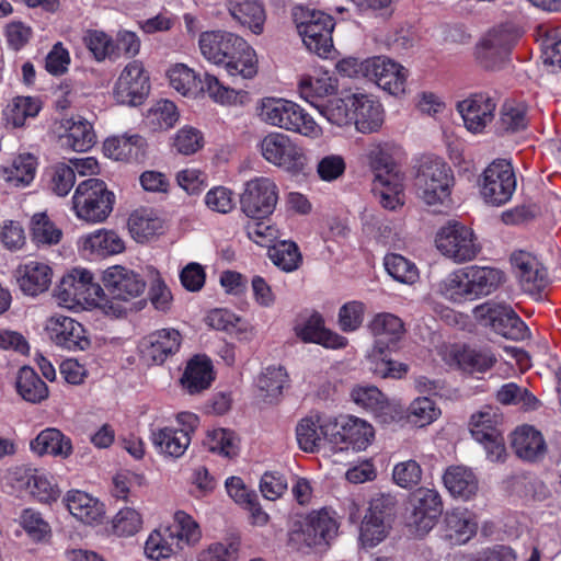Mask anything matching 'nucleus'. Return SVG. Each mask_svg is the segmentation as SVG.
Segmentation results:
<instances>
[{"mask_svg":"<svg viewBox=\"0 0 561 561\" xmlns=\"http://www.w3.org/2000/svg\"><path fill=\"white\" fill-rule=\"evenodd\" d=\"M319 113L339 127L354 125L360 134L378 133L385 123V108L381 102L367 93H348L328 101L319 107Z\"/></svg>","mask_w":561,"mask_h":561,"instance_id":"f257e3e1","label":"nucleus"},{"mask_svg":"<svg viewBox=\"0 0 561 561\" xmlns=\"http://www.w3.org/2000/svg\"><path fill=\"white\" fill-rule=\"evenodd\" d=\"M254 115L266 126L298 134L311 140L323 136V128L300 104L280 96H263L255 102Z\"/></svg>","mask_w":561,"mask_h":561,"instance_id":"f03ea898","label":"nucleus"},{"mask_svg":"<svg viewBox=\"0 0 561 561\" xmlns=\"http://www.w3.org/2000/svg\"><path fill=\"white\" fill-rule=\"evenodd\" d=\"M55 297L58 305L67 309L99 307L105 314L116 318L125 312L124 307L104 298L103 288L94 280L93 273L83 267H75L62 276Z\"/></svg>","mask_w":561,"mask_h":561,"instance_id":"7ed1b4c3","label":"nucleus"},{"mask_svg":"<svg viewBox=\"0 0 561 561\" xmlns=\"http://www.w3.org/2000/svg\"><path fill=\"white\" fill-rule=\"evenodd\" d=\"M369 327L376 339L367 355L369 370L381 378L404 377L409 370L408 365L389 357V351L404 334L402 320L392 313L383 312L375 316Z\"/></svg>","mask_w":561,"mask_h":561,"instance_id":"20e7f679","label":"nucleus"},{"mask_svg":"<svg viewBox=\"0 0 561 561\" xmlns=\"http://www.w3.org/2000/svg\"><path fill=\"white\" fill-rule=\"evenodd\" d=\"M169 85L185 98L197 99L204 93L221 105H236L241 102L243 91L224 85L217 77L208 72L202 78L186 64L176 62L165 70Z\"/></svg>","mask_w":561,"mask_h":561,"instance_id":"39448f33","label":"nucleus"},{"mask_svg":"<svg viewBox=\"0 0 561 561\" xmlns=\"http://www.w3.org/2000/svg\"><path fill=\"white\" fill-rule=\"evenodd\" d=\"M115 204V195L99 179H88L78 184L71 197V210L75 216L88 224L105 221Z\"/></svg>","mask_w":561,"mask_h":561,"instance_id":"423d86ee","label":"nucleus"},{"mask_svg":"<svg viewBox=\"0 0 561 561\" xmlns=\"http://www.w3.org/2000/svg\"><path fill=\"white\" fill-rule=\"evenodd\" d=\"M293 19L306 47L320 57H329L333 49L334 19L323 11L305 7H295Z\"/></svg>","mask_w":561,"mask_h":561,"instance_id":"0eeeda50","label":"nucleus"},{"mask_svg":"<svg viewBox=\"0 0 561 561\" xmlns=\"http://www.w3.org/2000/svg\"><path fill=\"white\" fill-rule=\"evenodd\" d=\"M198 425L197 414L183 411L174 416V423L152 428L150 440L159 455L178 459L188 449Z\"/></svg>","mask_w":561,"mask_h":561,"instance_id":"6e6552de","label":"nucleus"},{"mask_svg":"<svg viewBox=\"0 0 561 561\" xmlns=\"http://www.w3.org/2000/svg\"><path fill=\"white\" fill-rule=\"evenodd\" d=\"M453 185V171L442 159H427L420 165L415 187L427 205L443 204L450 196Z\"/></svg>","mask_w":561,"mask_h":561,"instance_id":"1a4fd4ad","label":"nucleus"},{"mask_svg":"<svg viewBox=\"0 0 561 561\" xmlns=\"http://www.w3.org/2000/svg\"><path fill=\"white\" fill-rule=\"evenodd\" d=\"M256 148L266 162L286 171L297 172L305 165L304 149L283 131H268L259 140Z\"/></svg>","mask_w":561,"mask_h":561,"instance_id":"9d476101","label":"nucleus"},{"mask_svg":"<svg viewBox=\"0 0 561 561\" xmlns=\"http://www.w3.org/2000/svg\"><path fill=\"white\" fill-rule=\"evenodd\" d=\"M279 190L274 180L255 176L244 184L240 195L241 211L250 219L268 218L278 203Z\"/></svg>","mask_w":561,"mask_h":561,"instance_id":"9b49d317","label":"nucleus"},{"mask_svg":"<svg viewBox=\"0 0 561 561\" xmlns=\"http://www.w3.org/2000/svg\"><path fill=\"white\" fill-rule=\"evenodd\" d=\"M437 250L455 263L472 261L480 252L472 229L459 222H449L436 233Z\"/></svg>","mask_w":561,"mask_h":561,"instance_id":"f8f14e48","label":"nucleus"},{"mask_svg":"<svg viewBox=\"0 0 561 561\" xmlns=\"http://www.w3.org/2000/svg\"><path fill=\"white\" fill-rule=\"evenodd\" d=\"M483 201L493 206L507 203L515 192L516 178L512 164L505 159L491 162L479 180Z\"/></svg>","mask_w":561,"mask_h":561,"instance_id":"ddd939ff","label":"nucleus"},{"mask_svg":"<svg viewBox=\"0 0 561 561\" xmlns=\"http://www.w3.org/2000/svg\"><path fill=\"white\" fill-rule=\"evenodd\" d=\"M473 314L480 324L506 339L524 340L528 336V328L507 305L488 301L477 306Z\"/></svg>","mask_w":561,"mask_h":561,"instance_id":"4468645a","label":"nucleus"},{"mask_svg":"<svg viewBox=\"0 0 561 561\" xmlns=\"http://www.w3.org/2000/svg\"><path fill=\"white\" fill-rule=\"evenodd\" d=\"M151 89L150 75L140 60L129 61L119 72L113 98L123 105L138 106L148 98Z\"/></svg>","mask_w":561,"mask_h":561,"instance_id":"2eb2a0df","label":"nucleus"},{"mask_svg":"<svg viewBox=\"0 0 561 561\" xmlns=\"http://www.w3.org/2000/svg\"><path fill=\"white\" fill-rule=\"evenodd\" d=\"M44 331L56 346L68 351H85L91 341L84 327L76 319L55 313L46 319Z\"/></svg>","mask_w":561,"mask_h":561,"instance_id":"dca6fc26","label":"nucleus"},{"mask_svg":"<svg viewBox=\"0 0 561 561\" xmlns=\"http://www.w3.org/2000/svg\"><path fill=\"white\" fill-rule=\"evenodd\" d=\"M334 431L331 445L339 449L365 450L375 438V430L366 420L354 415L333 417Z\"/></svg>","mask_w":561,"mask_h":561,"instance_id":"f3484780","label":"nucleus"},{"mask_svg":"<svg viewBox=\"0 0 561 561\" xmlns=\"http://www.w3.org/2000/svg\"><path fill=\"white\" fill-rule=\"evenodd\" d=\"M105 290L111 295V301L123 307L121 302H127L139 297L146 288L142 277L131 268L124 265L108 266L102 275Z\"/></svg>","mask_w":561,"mask_h":561,"instance_id":"a211bd4d","label":"nucleus"},{"mask_svg":"<svg viewBox=\"0 0 561 561\" xmlns=\"http://www.w3.org/2000/svg\"><path fill=\"white\" fill-rule=\"evenodd\" d=\"M413 512L410 518V527L416 536H424L436 524L443 512V501L434 489L420 488L411 497Z\"/></svg>","mask_w":561,"mask_h":561,"instance_id":"6ab92c4d","label":"nucleus"},{"mask_svg":"<svg viewBox=\"0 0 561 561\" xmlns=\"http://www.w3.org/2000/svg\"><path fill=\"white\" fill-rule=\"evenodd\" d=\"M391 515V499L379 496L371 500L360 525L359 539L363 546L375 547L388 536Z\"/></svg>","mask_w":561,"mask_h":561,"instance_id":"aec40b11","label":"nucleus"},{"mask_svg":"<svg viewBox=\"0 0 561 561\" xmlns=\"http://www.w3.org/2000/svg\"><path fill=\"white\" fill-rule=\"evenodd\" d=\"M408 70L400 64L386 58L373 57L367 59L366 78L391 95L400 96L405 93Z\"/></svg>","mask_w":561,"mask_h":561,"instance_id":"412c9836","label":"nucleus"},{"mask_svg":"<svg viewBox=\"0 0 561 561\" xmlns=\"http://www.w3.org/2000/svg\"><path fill=\"white\" fill-rule=\"evenodd\" d=\"M511 264L520 288L538 297L548 285L547 271L531 253L518 250L512 253Z\"/></svg>","mask_w":561,"mask_h":561,"instance_id":"4be33fe9","label":"nucleus"},{"mask_svg":"<svg viewBox=\"0 0 561 561\" xmlns=\"http://www.w3.org/2000/svg\"><path fill=\"white\" fill-rule=\"evenodd\" d=\"M496 101L486 93H474L458 102L465 127L472 134L484 131L495 116Z\"/></svg>","mask_w":561,"mask_h":561,"instance_id":"5701e85b","label":"nucleus"},{"mask_svg":"<svg viewBox=\"0 0 561 561\" xmlns=\"http://www.w3.org/2000/svg\"><path fill=\"white\" fill-rule=\"evenodd\" d=\"M334 431L333 417L314 412L302 417L296 426L298 446L305 453H316L323 442L331 444Z\"/></svg>","mask_w":561,"mask_h":561,"instance_id":"b1692460","label":"nucleus"},{"mask_svg":"<svg viewBox=\"0 0 561 561\" xmlns=\"http://www.w3.org/2000/svg\"><path fill=\"white\" fill-rule=\"evenodd\" d=\"M439 354L449 367L468 374L485 373L495 364V357L490 352L461 344L444 345Z\"/></svg>","mask_w":561,"mask_h":561,"instance_id":"393cba45","label":"nucleus"},{"mask_svg":"<svg viewBox=\"0 0 561 561\" xmlns=\"http://www.w3.org/2000/svg\"><path fill=\"white\" fill-rule=\"evenodd\" d=\"M80 255L89 261L103 260L125 251V241L110 229H96L81 236L77 242Z\"/></svg>","mask_w":561,"mask_h":561,"instance_id":"a878e982","label":"nucleus"},{"mask_svg":"<svg viewBox=\"0 0 561 561\" xmlns=\"http://www.w3.org/2000/svg\"><path fill=\"white\" fill-rule=\"evenodd\" d=\"M296 335L304 342L317 343L328 348H343L347 339L324 328V320L319 312L300 314L295 324Z\"/></svg>","mask_w":561,"mask_h":561,"instance_id":"bb28decb","label":"nucleus"},{"mask_svg":"<svg viewBox=\"0 0 561 561\" xmlns=\"http://www.w3.org/2000/svg\"><path fill=\"white\" fill-rule=\"evenodd\" d=\"M182 336L175 329H162L144 337L139 344L141 358L148 364H162L180 350Z\"/></svg>","mask_w":561,"mask_h":561,"instance_id":"cd10ccee","label":"nucleus"},{"mask_svg":"<svg viewBox=\"0 0 561 561\" xmlns=\"http://www.w3.org/2000/svg\"><path fill=\"white\" fill-rule=\"evenodd\" d=\"M516 42V35L506 28L489 32L478 44L476 57L484 68L492 69L510 53Z\"/></svg>","mask_w":561,"mask_h":561,"instance_id":"c85d7f7f","label":"nucleus"},{"mask_svg":"<svg viewBox=\"0 0 561 561\" xmlns=\"http://www.w3.org/2000/svg\"><path fill=\"white\" fill-rule=\"evenodd\" d=\"M57 133L60 146L72 151L85 152L96 142L92 124L82 117L62 118Z\"/></svg>","mask_w":561,"mask_h":561,"instance_id":"c756f323","label":"nucleus"},{"mask_svg":"<svg viewBox=\"0 0 561 561\" xmlns=\"http://www.w3.org/2000/svg\"><path fill=\"white\" fill-rule=\"evenodd\" d=\"M241 36L228 31H206L198 37L202 56L210 64L221 66L232 54Z\"/></svg>","mask_w":561,"mask_h":561,"instance_id":"7c9ffc66","label":"nucleus"},{"mask_svg":"<svg viewBox=\"0 0 561 561\" xmlns=\"http://www.w3.org/2000/svg\"><path fill=\"white\" fill-rule=\"evenodd\" d=\"M511 445L520 459L529 462L542 460L548 451L542 433L531 425L518 426L511 435Z\"/></svg>","mask_w":561,"mask_h":561,"instance_id":"2f4dec72","label":"nucleus"},{"mask_svg":"<svg viewBox=\"0 0 561 561\" xmlns=\"http://www.w3.org/2000/svg\"><path fill=\"white\" fill-rule=\"evenodd\" d=\"M169 538L174 541L179 550L197 546L203 538L199 523L187 512L178 510L173 513L171 522L164 525Z\"/></svg>","mask_w":561,"mask_h":561,"instance_id":"473e14b6","label":"nucleus"},{"mask_svg":"<svg viewBox=\"0 0 561 561\" xmlns=\"http://www.w3.org/2000/svg\"><path fill=\"white\" fill-rule=\"evenodd\" d=\"M15 276L20 289L25 295L37 296L49 288L53 270L47 263L30 261L19 265Z\"/></svg>","mask_w":561,"mask_h":561,"instance_id":"72a5a7b5","label":"nucleus"},{"mask_svg":"<svg viewBox=\"0 0 561 561\" xmlns=\"http://www.w3.org/2000/svg\"><path fill=\"white\" fill-rule=\"evenodd\" d=\"M37 158L28 152L13 156L0 165V179L11 187L28 186L36 174Z\"/></svg>","mask_w":561,"mask_h":561,"instance_id":"f704fd0d","label":"nucleus"},{"mask_svg":"<svg viewBox=\"0 0 561 561\" xmlns=\"http://www.w3.org/2000/svg\"><path fill=\"white\" fill-rule=\"evenodd\" d=\"M30 449L39 457L51 456L61 459L69 458L73 453L71 439L55 427L41 431L31 440Z\"/></svg>","mask_w":561,"mask_h":561,"instance_id":"c9c22d12","label":"nucleus"},{"mask_svg":"<svg viewBox=\"0 0 561 561\" xmlns=\"http://www.w3.org/2000/svg\"><path fill=\"white\" fill-rule=\"evenodd\" d=\"M444 537L451 545H463L477 533L478 522L474 513L467 508H454L445 515Z\"/></svg>","mask_w":561,"mask_h":561,"instance_id":"e433bc0d","label":"nucleus"},{"mask_svg":"<svg viewBox=\"0 0 561 561\" xmlns=\"http://www.w3.org/2000/svg\"><path fill=\"white\" fill-rule=\"evenodd\" d=\"M64 502L69 513L87 525L100 524L105 514L103 503L83 491H68Z\"/></svg>","mask_w":561,"mask_h":561,"instance_id":"4c0bfd02","label":"nucleus"},{"mask_svg":"<svg viewBox=\"0 0 561 561\" xmlns=\"http://www.w3.org/2000/svg\"><path fill=\"white\" fill-rule=\"evenodd\" d=\"M403 156L402 148L393 141L373 140L364 153L366 163L371 171L377 173H387L396 170V163Z\"/></svg>","mask_w":561,"mask_h":561,"instance_id":"58836bf2","label":"nucleus"},{"mask_svg":"<svg viewBox=\"0 0 561 561\" xmlns=\"http://www.w3.org/2000/svg\"><path fill=\"white\" fill-rule=\"evenodd\" d=\"M339 84L337 80L329 75V72H319L316 76H302L298 82V93L301 99L310 103L319 111L320 106L328 104H320L319 101L335 94Z\"/></svg>","mask_w":561,"mask_h":561,"instance_id":"ea45409f","label":"nucleus"},{"mask_svg":"<svg viewBox=\"0 0 561 561\" xmlns=\"http://www.w3.org/2000/svg\"><path fill=\"white\" fill-rule=\"evenodd\" d=\"M373 192L382 207L396 209L404 203L403 176L396 170L377 173L373 181Z\"/></svg>","mask_w":561,"mask_h":561,"instance_id":"a19ab883","label":"nucleus"},{"mask_svg":"<svg viewBox=\"0 0 561 561\" xmlns=\"http://www.w3.org/2000/svg\"><path fill=\"white\" fill-rule=\"evenodd\" d=\"M208 327L226 331L239 341H250L254 335V327L228 309H214L205 318Z\"/></svg>","mask_w":561,"mask_h":561,"instance_id":"79ce46f5","label":"nucleus"},{"mask_svg":"<svg viewBox=\"0 0 561 561\" xmlns=\"http://www.w3.org/2000/svg\"><path fill=\"white\" fill-rule=\"evenodd\" d=\"M230 76L252 79L257 75L259 59L255 49L243 38L239 41L232 54L221 65Z\"/></svg>","mask_w":561,"mask_h":561,"instance_id":"37998d69","label":"nucleus"},{"mask_svg":"<svg viewBox=\"0 0 561 561\" xmlns=\"http://www.w3.org/2000/svg\"><path fill=\"white\" fill-rule=\"evenodd\" d=\"M443 482L454 497L465 501L472 499L479 490L477 476L466 466L448 467L443 476Z\"/></svg>","mask_w":561,"mask_h":561,"instance_id":"c03bdc74","label":"nucleus"},{"mask_svg":"<svg viewBox=\"0 0 561 561\" xmlns=\"http://www.w3.org/2000/svg\"><path fill=\"white\" fill-rule=\"evenodd\" d=\"M213 380L214 370L210 359L197 355L188 360L181 385L190 394H196L209 388Z\"/></svg>","mask_w":561,"mask_h":561,"instance_id":"a18cd8bd","label":"nucleus"},{"mask_svg":"<svg viewBox=\"0 0 561 561\" xmlns=\"http://www.w3.org/2000/svg\"><path fill=\"white\" fill-rule=\"evenodd\" d=\"M165 221L151 209H137L128 218V230L140 243L165 232Z\"/></svg>","mask_w":561,"mask_h":561,"instance_id":"49530a36","label":"nucleus"},{"mask_svg":"<svg viewBox=\"0 0 561 561\" xmlns=\"http://www.w3.org/2000/svg\"><path fill=\"white\" fill-rule=\"evenodd\" d=\"M467 271L473 300L491 295L505 282V274L495 267L470 265Z\"/></svg>","mask_w":561,"mask_h":561,"instance_id":"de8ad7c7","label":"nucleus"},{"mask_svg":"<svg viewBox=\"0 0 561 561\" xmlns=\"http://www.w3.org/2000/svg\"><path fill=\"white\" fill-rule=\"evenodd\" d=\"M437 293L446 300L462 304L473 300L466 267L457 268L437 284Z\"/></svg>","mask_w":561,"mask_h":561,"instance_id":"09e8293b","label":"nucleus"},{"mask_svg":"<svg viewBox=\"0 0 561 561\" xmlns=\"http://www.w3.org/2000/svg\"><path fill=\"white\" fill-rule=\"evenodd\" d=\"M42 110V102L37 96H15L2 111V118L7 126L21 128L26 121L34 118Z\"/></svg>","mask_w":561,"mask_h":561,"instance_id":"8fccbe9b","label":"nucleus"},{"mask_svg":"<svg viewBox=\"0 0 561 561\" xmlns=\"http://www.w3.org/2000/svg\"><path fill=\"white\" fill-rule=\"evenodd\" d=\"M230 15L241 25L247 26L255 35L264 31L266 14L263 5L256 0H237L229 5Z\"/></svg>","mask_w":561,"mask_h":561,"instance_id":"3c124183","label":"nucleus"},{"mask_svg":"<svg viewBox=\"0 0 561 561\" xmlns=\"http://www.w3.org/2000/svg\"><path fill=\"white\" fill-rule=\"evenodd\" d=\"M289 385V376L282 366H268L257 377L260 397L266 402H276Z\"/></svg>","mask_w":561,"mask_h":561,"instance_id":"603ef678","label":"nucleus"},{"mask_svg":"<svg viewBox=\"0 0 561 561\" xmlns=\"http://www.w3.org/2000/svg\"><path fill=\"white\" fill-rule=\"evenodd\" d=\"M176 550L174 541L169 538L164 525L153 528L144 543V556L149 561H163L172 558Z\"/></svg>","mask_w":561,"mask_h":561,"instance_id":"864d4df0","label":"nucleus"},{"mask_svg":"<svg viewBox=\"0 0 561 561\" xmlns=\"http://www.w3.org/2000/svg\"><path fill=\"white\" fill-rule=\"evenodd\" d=\"M240 440L231 430L218 427L209 430L204 446L213 454L225 458H233L239 454Z\"/></svg>","mask_w":561,"mask_h":561,"instance_id":"5fc2aeb1","label":"nucleus"},{"mask_svg":"<svg viewBox=\"0 0 561 561\" xmlns=\"http://www.w3.org/2000/svg\"><path fill=\"white\" fill-rule=\"evenodd\" d=\"M179 119L178 106L170 100L157 101L146 114V124L153 131H167L173 128Z\"/></svg>","mask_w":561,"mask_h":561,"instance_id":"6e6d98bb","label":"nucleus"},{"mask_svg":"<svg viewBox=\"0 0 561 561\" xmlns=\"http://www.w3.org/2000/svg\"><path fill=\"white\" fill-rule=\"evenodd\" d=\"M144 515L135 507L121 508L111 520V533L119 538H128L137 535L144 528Z\"/></svg>","mask_w":561,"mask_h":561,"instance_id":"4d7b16f0","label":"nucleus"},{"mask_svg":"<svg viewBox=\"0 0 561 561\" xmlns=\"http://www.w3.org/2000/svg\"><path fill=\"white\" fill-rule=\"evenodd\" d=\"M16 389L25 401L32 403H38L48 397L47 385L37 376L34 369L30 367L20 369Z\"/></svg>","mask_w":561,"mask_h":561,"instance_id":"13d9d810","label":"nucleus"},{"mask_svg":"<svg viewBox=\"0 0 561 561\" xmlns=\"http://www.w3.org/2000/svg\"><path fill=\"white\" fill-rule=\"evenodd\" d=\"M142 146L144 138L139 135L114 136L104 141L103 152L113 160L124 161L137 156Z\"/></svg>","mask_w":561,"mask_h":561,"instance_id":"bf43d9fd","label":"nucleus"},{"mask_svg":"<svg viewBox=\"0 0 561 561\" xmlns=\"http://www.w3.org/2000/svg\"><path fill=\"white\" fill-rule=\"evenodd\" d=\"M500 422L501 415L493 408L486 407L471 415L469 431L478 443L485 442L488 437L501 432Z\"/></svg>","mask_w":561,"mask_h":561,"instance_id":"052dcab7","label":"nucleus"},{"mask_svg":"<svg viewBox=\"0 0 561 561\" xmlns=\"http://www.w3.org/2000/svg\"><path fill=\"white\" fill-rule=\"evenodd\" d=\"M351 397L357 405L371 411L377 416L387 415L391 410L386 397L374 386L355 387L351 392Z\"/></svg>","mask_w":561,"mask_h":561,"instance_id":"680f3d73","label":"nucleus"},{"mask_svg":"<svg viewBox=\"0 0 561 561\" xmlns=\"http://www.w3.org/2000/svg\"><path fill=\"white\" fill-rule=\"evenodd\" d=\"M385 267L393 279L413 285L420 278V271L414 262L401 254L390 253L385 256Z\"/></svg>","mask_w":561,"mask_h":561,"instance_id":"e2e57ef3","label":"nucleus"},{"mask_svg":"<svg viewBox=\"0 0 561 561\" xmlns=\"http://www.w3.org/2000/svg\"><path fill=\"white\" fill-rule=\"evenodd\" d=\"M496 400L504 405H519L525 410H536L539 405L538 399L526 388L515 382L503 385L496 392Z\"/></svg>","mask_w":561,"mask_h":561,"instance_id":"0e129e2a","label":"nucleus"},{"mask_svg":"<svg viewBox=\"0 0 561 561\" xmlns=\"http://www.w3.org/2000/svg\"><path fill=\"white\" fill-rule=\"evenodd\" d=\"M204 134L196 127L185 125L171 138V147L180 154L191 156L203 149Z\"/></svg>","mask_w":561,"mask_h":561,"instance_id":"69168bd1","label":"nucleus"},{"mask_svg":"<svg viewBox=\"0 0 561 561\" xmlns=\"http://www.w3.org/2000/svg\"><path fill=\"white\" fill-rule=\"evenodd\" d=\"M271 261L285 272L297 270L301 263V254L296 243L280 241L268 249Z\"/></svg>","mask_w":561,"mask_h":561,"instance_id":"338daca9","label":"nucleus"},{"mask_svg":"<svg viewBox=\"0 0 561 561\" xmlns=\"http://www.w3.org/2000/svg\"><path fill=\"white\" fill-rule=\"evenodd\" d=\"M19 524L35 542L45 541L51 536L50 525L34 508L23 510L19 516Z\"/></svg>","mask_w":561,"mask_h":561,"instance_id":"774afa93","label":"nucleus"}]
</instances>
